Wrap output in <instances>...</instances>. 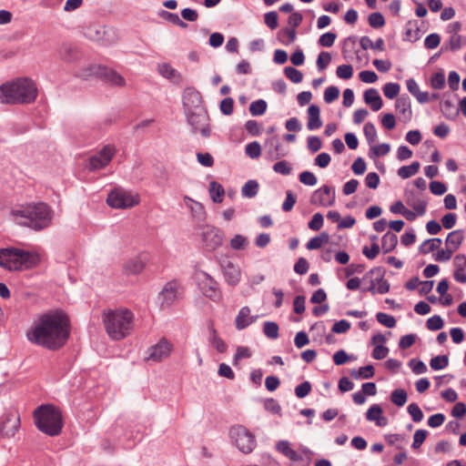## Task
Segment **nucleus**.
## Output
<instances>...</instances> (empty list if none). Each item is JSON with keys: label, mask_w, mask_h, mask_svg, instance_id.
<instances>
[{"label": "nucleus", "mask_w": 466, "mask_h": 466, "mask_svg": "<svg viewBox=\"0 0 466 466\" xmlns=\"http://www.w3.org/2000/svg\"><path fill=\"white\" fill-rule=\"evenodd\" d=\"M277 449L279 451L283 453L289 459L298 461L301 459V456L293 449L290 448L289 443L286 441H281L277 443Z\"/></svg>", "instance_id": "27"}, {"label": "nucleus", "mask_w": 466, "mask_h": 466, "mask_svg": "<svg viewBox=\"0 0 466 466\" xmlns=\"http://www.w3.org/2000/svg\"><path fill=\"white\" fill-rule=\"evenodd\" d=\"M350 375L355 379H370L374 376V368L372 365H367L360 368L359 370H352Z\"/></svg>", "instance_id": "36"}, {"label": "nucleus", "mask_w": 466, "mask_h": 466, "mask_svg": "<svg viewBox=\"0 0 466 466\" xmlns=\"http://www.w3.org/2000/svg\"><path fill=\"white\" fill-rule=\"evenodd\" d=\"M336 74L341 79H350L353 75V68L350 65H341L337 67Z\"/></svg>", "instance_id": "48"}, {"label": "nucleus", "mask_w": 466, "mask_h": 466, "mask_svg": "<svg viewBox=\"0 0 466 466\" xmlns=\"http://www.w3.org/2000/svg\"><path fill=\"white\" fill-rule=\"evenodd\" d=\"M383 410L378 404H373L367 411L366 418L370 421H375L379 427H384L388 424V419L382 416Z\"/></svg>", "instance_id": "19"}, {"label": "nucleus", "mask_w": 466, "mask_h": 466, "mask_svg": "<svg viewBox=\"0 0 466 466\" xmlns=\"http://www.w3.org/2000/svg\"><path fill=\"white\" fill-rule=\"evenodd\" d=\"M211 238V241H212V244H211V247L212 248H216L218 246H220L221 243H222V235L221 233L219 232L218 229H217L216 228H208L204 233H203V238L206 242H208V238Z\"/></svg>", "instance_id": "29"}, {"label": "nucleus", "mask_w": 466, "mask_h": 466, "mask_svg": "<svg viewBox=\"0 0 466 466\" xmlns=\"http://www.w3.org/2000/svg\"><path fill=\"white\" fill-rule=\"evenodd\" d=\"M396 109L406 118H410L411 115L410 104L405 97H399L395 103Z\"/></svg>", "instance_id": "34"}, {"label": "nucleus", "mask_w": 466, "mask_h": 466, "mask_svg": "<svg viewBox=\"0 0 466 466\" xmlns=\"http://www.w3.org/2000/svg\"><path fill=\"white\" fill-rule=\"evenodd\" d=\"M246 154L251 158H258L261 154V147L258 142H251L246 146Z\"/></svg>", "instance_id": "47"}, {"label": "nucleus", "mask_w": 466, "mask_h": 466, "mask_svg": "<svg viewBox=\"0 0 466 466\" xmlns=\"http://www.w3.org/2000/svg\"><path fill=\"white\" fill-rule=\"evenodd\" d=\"M41 261L40 255L15 248L0 249V267L10 271H21L36 267Z\"/></svg>", "instance_id": "4"}, {"label": "nucleus", "mask_w": 466, "mask_h": 466, "mask_svg": "<svg viewBox=\"0 0 466 466\" xmlns=\"http://www.w3.org/2000/svg\"><path fill=\"white\" fill-rule=\"evenodd\" d=\"M407 88L413 96H415L419 101L425 100V95L420 92V88L416 81L412 78L407 80Z\"/></svg>", "instance_id": "44"}, {"label": "nucleus", "mask_w": 466, "mask_h": 466, "mask_svg": "<svg viewBox=\"0 0 466 466\" xmlns=\"http://www.w3.org/2000/svg\"><path fill=\"white\" fill-rule=\"evenodd\" d=\"M310 201L313 205L329 207L334 204L335 195L329 187L323 186L313 193Z\"/></svg>", "instance_id": "15"}, {"label": "nucleus", "mask_w": 466, "mask_h": 466, "mask_svg": "<svg viewBox=\"0 0 466 466\" xmlns=\"http://www.w3.org/2000/svg\"><path fill=\"white\" fill-rule=\"evenodd\" d=\"M143 268V262L137 258L127 261L124 266V270L127 274H138Z\"/></svg>", "instance_id": "35"}, {"label": "nucleus", "mask_w": 466, "mask_h": 466, "mask_svg": "<svg viewBox=\"0 0 466 466\" xmlns=\"http://www.w3.org/2000/svg\"><path fill=\"white\" fill-rule=\"evenodd\" d=\"M263 331L269 339H277L279 337V326L276 322L268 321L264 323Z\"/></svg>", "instance_id": "39"}, {"label": "nucleus", "mask_w": 466, "mask_h": 466, "mask_svg": "<svg viewBox=\"0 0 466 466\" xmlns=\"http://www.w3.org/2000/svg\"><path fill=\"white\" fill-rule=\"evenodd\" d=\"M420 169V163L419 162H413L412 164L409 166H403L398 170V175L401 178H409L412 176H414Z\"/></svg>", "instance_id": "33"}, {"label": "nucleus", "mask_w": 466, "mask_h": 466, "mask_svg": "<svg viewBox=\"0 0 466 466\" xmlns=\"http://www.w3.org/2000/svg\"><path fill=\"white\" fill-rule=\"evenodd\" d=\"M70 320L61 310L42 314L27 331L29 341L50 350L64 347L70 337Z\"/></svg>", "instance_id": "1"}, {"label": "nucleus", "mask_w": 466, "mask_h": 466, "mask_svg": "<svg viewBox=\"0 0 466 466\" xmlns=\"http://www.w3.org/2000/svg\"><path fill=\"white\" fill-rule=\"evenodd\" d=\"M198 285L202 293L213 299H218L221 297V292L218 288V282L206 272H201L198 276Z\"/></svg>", "instance_id": "10"}, {"label": "nucleus", "mask_w": 466, "mask_h": 466, "mask_svg": "<svg viewBox=\"0 0 466 466\" xmlns=\"http://www.w3.org/2000/svg\"><path fill=\"white\" fill-rule=\"evenodd\" d=\"M408 412L415 422L420 421L423 418L422 411L416 403H410L408 406Z\"/></svg>", "instance_id": "50"}, {"label": "nucleus", "mask_w": 466, "mask_h": 466, "mask_svg": "<svg viewBox=\"0 0 466 466\" xmlns=\"http://www.w3.org/2000/svg\"><path fill=\"white\" fill-rule=\"evenodd\" d=\"M398 244V238L392 232H387L381 240V248L384 253H389L392 251Z\"/></svg>", "instance_id": "28"}, {"label": "nucleus", "mask_w": 466, "mask_h": 466, "mask_svg": "<svg viewBox=\"0 0 466 466\" xmlns=\"http://www.w3.org/2000/svg\"><path fill=\"white\" fill-rule=\"evenodd\" d=\"M278 14L275 11L268 12L264 15V22L270 29H276L278 27Z\"/></svg>", "instance_id": "49"}, {"label": "nucleus", "mask_w": 466, "mask_h": 466, "mask_svg": "<svg viewBox=\"0 0 466 466\" xmlns=\"http://www.w3.org/2000/svg\"><path fill=\"white\" fill-rule=\"evenodd\" d=\"M10 213L17 224L35 230L47 228L52 219L51 210L44 203L20 206L13 208Z\"/></svg>", "instance_id": "3"}, {"label": "nucleus", "mask_w": 466, "mask_h": 466, "mask_svg": "<svg viewBox=\"0 0 466 466\" xmlns=\"http://www.w3.org/2000/svg\"><path fill=\"white\" fill-rule=\"evenodd\" d=\"M337 35L336 34L334 33H331V32H329V33H325L323 34L319 39V44L321 46H325V47H330L331 46H333L334 42H335V39H336Z\"/></svg>", "instance_id": "53"}, {"label": "nucleus", "mask_w": 466, "mask_h": 466, "mask_svg": "<svg viewBox=\"0 0 466 466\" xmlns=\"http://www.w3.org/2000/svg\"><path fill=\"white\" fill-rule=\"evenodd\" d=\"M234 108V100L231 97L224 98L220 102V110L224 115L229 116Z\"/></svg>", "instance_id": "55"}, {"label": "nucleus", "mask_w": 466, "mask_h": 466, "mask_svg": "<svg viewBox=\"0 0 466 466\" xmlns=\"http://www.w3.org/2000/svg\"><path fill=\"white\" fill-rule=\"evenodd\" d=\"M178 289L179 285L176 281L167 283L160 293L162 305L168 306L172 304L178 297Z\"/></svg>", "instance_id": "17"}, {"label": "nucleus", "mask_w": 466, "mask_h": 466, "mask_svg": "<svg viewBox=\"0 0 466 466\" xmlns=\"http://www.w3.org/2000/svg\"><path fill=\"white\" fill-rule=\"evenodd\" d=\"M365 103L370 105L373 111H378L381 108L383 103L378 91L374 88H370L364 93Z\"/></svg>", "instance_id": "22"}, {"label": "nucleus", "mask_w": 466, "mask_h": 466, "mask_svg": "<svg viewBox=\"0 0 466 466\" xmlns=\"http://www.w3.org/2000/svg\"><path fill=\"white\" fill-rule=\"evenodd\" d=\"M267 103L263 99L254 101L249 106V112L252 116H260L265 113Z\"/></svg>", "instance_id": "38"}, {"label": "nucleus", "mask_w": 466, "mask_h": 466, "mask_svg": "<svg viewBox=\"0 0 466 466\" xmlns=\"http://www.w3.org/2000/svg\"><path fill=\"white\" fill-rule=\"evenodd\" d=\"M440 107L442 114L450 119L455 118L459 114L457 101L453 99H446L440 103Z\"/></svg>", "instance_id": "21"}, {"label": "nucleus", "mask_w": 466, "mask_h": 466, "mask_svg": "<svg viewBox=\"0 0 466 466\" xmlns=\"http://www.w3.org/2000/svg\"><path fill=\"white\" fill-rule=\"evenodd\" d=\"M461 47V37L459 35H452L450 37L448 45L443 48L450 49L451 51L458 50Z\"/></svg>", "instance_id": "59"}, {"label": "nucleus", "mask_w": 466, "mask_h": 466, "mask_svg": "<svg viewBox=\"0 0 466 466\" xmlns=\"http://www.w3.org/2000/svg\"><path fill=\"white\" fill-rule=\"evenodd\" d=\"M115 147L111 145L105 146L97 155L93 156L89 159V168L96 170L105 167L111 161L116 154Z\"/></svg>", "instance_id": "11"}, {"label": "nucleus", "mask_w": 466, "mask_h": 466, "mask_svg": "<svg viewBox=\"0 0 466 466\" xmlns=\"http://www.w3.org/2000/svg\"><path fill=\"white\" fill-rule=\"evenodd\" d=\"M390 399L395 405L401 407L407 401V393L404 390H395L391 393Z\"/></svg>", "instance_id": "42"}, {"label": "nucleus", "mask_w": 466, "mask_h": 466, "mask_svg": "<svg viewBox=\"0 0 466 466\" xmlns=\"http://www.w3.org/2000/svg\"><path fill=\"white\" fill-rule=\"evenodd\" d=\"M350 329V323L347 320H339L334 323L332 326V332L334 333H345Z\"/></svg>", "instance_id": "64"}, {"label": "nucleus", "mask_w": 466, "mask_h": 466, "mask_svg": "<svg viewBox=\"0 0 466 466\" xmlns=\"http://www.w3.org/2000/svg\"><path fill=\"white\" fill-rule=\"evenodd\" d=\"M331 61V56L328 52H321L317 59V66L319 70H324Z\"/></svg>", "instance_id": "51"}, {"label": "nucleus", "mask_w": 466, "mask_h": 466, "mask_svg": "<svg viewBox=\"0 0 466 466\" xmlns=\"http://www.w3.org/2000/svg\"><path fill=\"white\" fill-rule=\"evenodd\" d=\"M363 132L369 144H373L376 141L377 131L372 123H366L363 127Z\"/></svg>", "instance_id": "46"}, {"label": "nucleus", "mask_w": 466, "mask_h": 466, "mask_svg": "<svg viewBox=\"0 0 466 466\" xmlns=\"http://www.w3.org/2000/svg\"><path fill=\"white\" fill-rule=\"evenodd\" d=\"M258 183L256 180H248L242 187L241 193L244 197L253 198L258 194Z\"/></svg>", "instance_id": "37"}, {"label": "nucleus", "mask_w": 466, "mask_h": 466, "mask_svg": "<svg viewBox=\"0 0 466 466\" xmlns=\"http://www.w3.org/2000/svg\"><path fill=\"white\" fill-rule=\"evenodd\" d=\"M35 423L37 429L49 435L60 434L63 428L62 414L54 405H41L34 411Z\"/></svg>", "instance_id": "6"}, {"label": "nucleus", "mask_w": 466, "mask_h": 466, "mask_svg": "<svg viewBox=\"0 0 466 466\" xmlns=\"http://www.w3.org/2000/svg\"><path fill=\"white\" fill-rule=\"evenodd\" d=\"M35 83L27 77H18L0 86V104H31L37 97Z\"/></svg>", "instance_id": "2"}, {"label": "nucleus", "mask_w": 466, "mask_h": 466, "mask_svg": "<svg viewBox=\"0 0 466 466\" xmlns=\"http://www.w3.org/2000/svg\"><path fill=\"white\" fill-rule=\"evenodd\" d=\"M59 57L66 62H72L77 58V50L68 44H63L58 50Z\"/></svg>", "instance_id": "25"}, {"label": "nucleus", "mask_w": 466, "mask_h": 466, "mask_svg": "<svg viewBox=\"0 0 466 466\" xmlns=\"http://www.w3.org/2000/svg\"><path fill=\"white\" fill-rule=\"evenodd\" d=\"M400 92V85L396 83H387L383 86V94L386 97L392 99L398 96Z\"/></svg>", "instance_id": "45"}, {"label": "nucleus", "mask_w": 466, "mask_h": 466, "mask_svg": "<svg viewBox=\"0 0 466 466\" xmlns=\"http://www.w3.org/2000/svg\"><path fill=\"white\" fill-rule=\"evenodd\" d=\"M208 330L211 335L212 345L216 348V350L218 352H220V353L225 352L227 350V345L224 342V340L218 337V331L215 329L213 320H208Z\"/></svg>", "instance_id": "24"}, {"label": "nucleus", "mask_w": 466, "mask_h": 466, "mask_svg": "<svg viewBox=\"0 0 466 466\" xmlns=\"http://www.w3.org/2000/svg\"><path fill=\"white\" fill-rule=\"evenodd\" d=\"M329 236L327 232H322L320 235L314 237L309 240L306 247L308 249H318L321 248L324 244L329 243Z\"/></svg>", "instance_id": "30"}, {"label": "nucleus", "mask_w": 466, "mask_h": 466, "mask_svg": "<svg viewBox=\"0 0 466 466\" xmlns=\"http://www.w3.org/2000/svg\"><path fill=\"white\" fill-rule=\"evenodd\" d=\"M172 349V344L165 338H162L158 343L149 349V355L147 359L155 362L161 361L170 355Z\"/></svg>", "instance_id": "12"}, {"label": "nucleus", "mask_w": 466, "mask_h": 466, "mask_svg": "<svg viewBox=\"0 0 466 466\" xmlns=\"http://www.w3.org/2000/svg\"><path fill=\"white\" fill-rule=\"evenodd\" d=\"M339 90L336 86H329L324 92V100L326 103H331L339 97Z\"/></svg>", "instance_id": "52"}, {"label": "nucleus", "mask_w": 466, "mask_h": 466, "mask_svg": "<svg viewBox=\"0 0 466 466\" xmlns=\"http://www.w3.org/2000/svg\"><path fill=\"white\" fill-rule=\"evenodd\" d=\"M230 435L235 440L238 448L245 453H249L255 447V436L243 426H235L230 430Z\"/></svg>", "instance_id": "9"}, {"label": "nucleus", "mask_w": 466, "mask_h": 466, "mask_svg": "<svg viewBox=\"0 0 466 466\" xmlns=\"http://www.w3.org/2000/svg\"><path fill=\"white\" fill-rule=\"evenodd\" d=\"M377 320L387 328H394L396 325V319L393 316L388 315L383 312H379L376 315Z\"/></svg>", "instance_id": "43"}, {"label": "nucleus", "mask_w": 466, "mask_h": 466, "mask_svg": "<svg viewBox=\"0 0 466 466\" xmlns=\"http://www.w3.org/2000/svg\"><path fill=\"white\" fill-rule=\"evenodd\" d=\"M323 226V216L320 213L313 215L311 220L309 222V228L312 230H319Z\"/></svg>", "instance_id": "58"}, {"label": "nucleus", "mask_w": 466, "mask_h": 466, "mask_svg": "<svg viewBox=\"0 0 466 466\" xmlns=\"http://www.w3.org/2000/svg\"><path fill=\"white\" fill-rule=\"evenodd\" d=\"M464 234L462 230H454L447 236L446 246L451 248V251H455L461 245Z\"/></svg>", "instance_id": "26"}, {"label": "nucleus", "mask_w": 466, "mask_h": 466, "mask_svg": "<svg viewBox=\"0 0 466 466\" xmlns=\"http://www.w3.org/2000/svg\"><path fill=\"white\" fill-rule=\"evenodd\" d=\"M20 428V418L17 414H7L0 426V434L3 438L11 439Z\"/></svg>", "instance_id": "13"}, {"label": "nucleus", "mask_w": 466, "mask_h": 466, "mask_svg": "<svg viewBox=\"0 0 466 466\" xmlns=\"http://www.w3.org/2000/svg\"><path fill=\"white\" fill-rule=\"evenodd\" d=\"M103 321L108 336L122 339L130 334L133 328V314L128 309L105 310Z\"/></svg>", "instance_id": "5"}, {"label": "nucleus", "mask_w": 466, "mask_h": 466, "mask_svg": "<svg viewBox=\"0 0 466 466\" xmlns=\"http://www.w3.org/2000/svg\"><path fill=\"white\" fill-rule=\"evenodd\" d=\"M381 124L388 130L393 129L396 126L395 116L390 113L384 114L381 116Z\"/></svg>", "instance_id": "60"}, {"label": "nucleus", "mask_w": 466, "mask_h": 466, "mask_svg": "<svg viewBox=\"0 0 466 466\" xmlns=\"http://www.w3.org/2000/svg\"><path fill=\"white\" fill-rule=\"evenodd\" d=\"M299 181L307 186H314L317 183V177L309 171H304L299 175Z\"/></svg>", "instance_id": "56"}, {"label": "nucleus", "mask_w": 466, "mask_h": 466, "mask_svg": "<svg viewBox=\"0 0 466 466\" xmlns=\"http://www.w3.org/2000/svg\"><path fill=\"white\" fill-rule=\"evenodd\" d=\"M209 193L211 199L215 203H221L225 195L224 187L216 181H212L209 184Z\"/></svg>", "instance_id": "32"}, {"label": "nucleus", "mask_w": 466, "mask_h": 466, "mask_svg": "<svg viewBox=\"0 0 466 466\" xmlns=\"http://www.w3.org/2000/svg\"><path fill=\"white\" fill-rule=\"evenodd\" d=\"M360 45L364 50L369 48L379 51L384 50V41L382 38H379L373 43L369 36H362L360 40Z\"/></svg>", "instance_id": "31"}, {"label": "nucleus", "mask_w": 466, "mask_h": 466, "mask_svg": "<svg viewBox=\"0 0 466 466\" xmlns=\"http://www.w3.org/2000/svg\"><path fill=\"white\" fill-rule=\"evenodd\" d=\"M436 241V238L425 240L420 247V252L422 254H429L433 252L437 248Z\"/></svg>", "instance_id": "57"}, {"label": "nucleus", "mask_w": 466, "mask_h": 466, "mask_svg": "<svg viewBox=\"0 0 466 466\" xmlns=\"http://www.w3.org/2000/svg\"><path fill=\"white\" fill-rule=\"evenodd\" d=\"M366 186L370 188L375 189L378 187L380 183V177L376 172H370L366 176L365 178Z\"/></svg>", "instance_id": "61"}, {"label": "nucleus", "mask_w": 466, "mask_h": 466, "mask_svg": "<svg viewBox=\"0 0 466 466\" xmlns=\"http://www.w3.org/2000/svg\"><path fill=\"white\" fill-rule=\"evenodd\" d=\"M247 243V238L241 235H236L230 240V247L235 250H239L244 248Z\"/></svg>", "instance_id": "63"}, {"label": "nucleus", "mask_w": 466, "mask_h": 466, "mask_svg": "<svg viewBox=\"0 0 466 466\" xmlns=\"http://www.w3.org/2000/svg\"><path fill=\"white\" fill-rule=\"evenodd\" d=\"M97 74L111 85L123 86L126 84L124 77L113 69L107 67H99Z\"/></svg>", "instance_id": "18"}, {"label": "nucleus", "mask_w": 466, "mask_h": 466, "mask_svg": "<svg viewBox=\"0 0 466 466\" xmlns=\"http://www.w3.org/2000/svg\"><path fill=\"white\" fill-rule=\"evenodd\" d=\"M362 253L369 258H375L380 253V246L377 243H373L370 248L365 246L362 249Z\"/></svg>", "instance_id": "62"}, {"label": "nucleus", "mask_w": 466, "mask_h": 466, "mask_svg": "<svg viewBox=\"0 0 466 466\" xmlns=\"http://www.w3.org/2000/svg\"><path fill=\"white\" fill-rule=\"evenodd\" d=\"M364 282L368 283L366 288L362 289L363 292H370L371 294H386L390 290L388 280L384 279L383 272L380 268H372L368 271L362 278Z\"/></svg>", "instance_id": "7"}, {"label": "nucleus", "mask_w": 466, "mask_h": 466, "mask_svg": "<svg viewBox=\"0 0 466 466\" xmlns=\"http://www.w3.org/2000/svg\"><path fill=\"white\" fill-rule=\"evenodd\" d=\"M368 21L369 25L373 28H380L385 25L384 16L379 12L370 14Z\"/></svg>", "instance_id": "41"}, {"label": "nucleus", "mask_w": 466, "mask_h": 466, "mask_svg": "<svg viewBox=\"0 0 466 466\" xmlns=\"http://www.w3.org/2000/svg\"><path fill=\"white\" fill-rule=\"evenodd\" d=\"M311 390V385L309 381H304L295 389V393L298 398H304L309 394Z\"/></svg>", "instance_id": "54"}, {"label": "nucleus", "mask_w": 466, "mask_h": 466, "mask_svg": "<svg viewBox=\"0 0 466 466\" xmlns=\"http://www.w3.org/2000/svg\"><path fill=\"white\" fill-rule=\"evenodd\" d=\"M308 128L314 130L319 128L322 126V122L319 116V107L316 105H310L308 108Z\"/></svg>", "instance_id": "23"}, {"label": "nucleus", "mask_w": 466, "mask_h": 466, "mask_svg": "<svg viewBox=\"0 0 466 466\" xmlns=\"http://www.w3.org/2000/svg\"><path fill=\"white\" fill-rule=\"evenodd\" d=\"M187 118L196 131H200L204 136H208L209 129L207 125V115L204 111L188 112Z\"/></svg>", "instance_id": "16"}, {"label": "nucleus", "mask_w": 466, "mask_h": 466, "mask_svg": "<svg viewBox=\"0 0 466 466\" xmlns=\"http://www.w3.org/2000/svg\"><path fill=\"white\" fill-rule=\"evenodd\" d=\"M106 202L114 208H127L137 206L139 203V197L123 189H115L108 194Z\"/></svg>", "instance_id": "8"}, {"label": "nucleus", "mask_w": 466, "mask_h": 466, "mask_svg": "<svg viewBox=\"0 0 466 466\" xmlns=\"http://www.w3.org/2000/svg\"><path fill=\"white\" fill-rule=\"evenodd\" d=\"M284 73L286 75V76L293 83H300L302 81V78H303V75L302 73L292 67V66H288L284 69Z\"/></svg>", "instance_id": "40"}, {"label": "nucleus", "mask_w": 466, "mask_h": 466, "mask_svg": "<svg viewBox=\"0 0 466 466\" xmlns=\"http://www.w3.org/2000/svg\"><path fill=\"white\" fill-rule=\"evenodd\" d=\"M183 104L187 112L204 111L202 108V96L194 88H187L183 95Z\"/></svg>", "instance_id": "14"}, {"label": "nucleus", "mask_w": 466, "mask_h": 466, "mask_svg": "<svg viewBox=\"0 0 466 466\" xmlns=\"http://www.w3.org/2000/svg\"><path fill=\"white\" fill-rule=\"evenodd\" d=\"M255 320L254 317L250 316V309L248 307H243L239 309L236 317V328L239 330L244 329Z\"/></svg>", "instance_id": "20"}]
</instances>
